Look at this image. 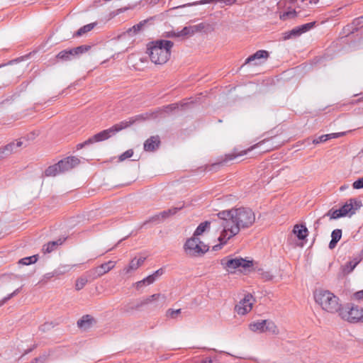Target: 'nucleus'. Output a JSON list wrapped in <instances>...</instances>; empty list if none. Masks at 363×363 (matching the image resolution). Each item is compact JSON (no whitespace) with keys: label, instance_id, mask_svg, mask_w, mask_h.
I'll return each instance as SVG.
<instances>
[{"label":"nucleus","instance_id":"nucleus-27","mask_svg":"<svg viewBox=\"0 0 363 363\" xmlns=\"http://www.w3.org/2000/svg\"><path fill=\"white\" fill-rule=\"evenodd\" d=\"M60 173H62V172L58 162L48 167L45 171V175L46 177H55Z\"/></svg>","mask_w":363,"mask_h":363},{"label":"nucleus","instance_id":"nucleus-2","mask_svg":"<svg viewBox=\"0 0 363 363\" xmlns=\"http://www.w3.org/2000/svg\"><path fill=\"white\" fill-rule=\"evenodd\" d=\"M174 43L167 40L151 42L147 45V53L151 61L156 65L166 63L171 55V49Z\"/></svg>","mask_w":363,"mask_h":363},{"label":"nucleus","instance_id":"nucleus-3","mask_svg":"<svg viewBox=\"0 0 363 363\" xmlns=\"http://www.w3.org/2000/svg\"><path fill=\"white\" fill-rule=\"evenodd\" d=\"M140 117L141 116H138L135 118H130L128 121H123L119 123L115 124L112 127L95 134L92 137L85 140L84 143L78 144L77 145V148L82 149L86 145L107 140L120 130H122L123 129H125L133 125Z\"/></svg>","mask_w":363,"mask_h":363},{"label":"nucleus","instance_id":"nucleus-10","mask_svg":"<svg viewBox=\"0 0 363 363\" xmlns=\"http://www.w3.org/2000/svg\"><path fill=\"white\" fill-rule=\"evenodd\" d=\"M116 262L108 261L91 269L89 272L92 275L94 279H96L111 271L112 269L114 268Z\"/></svg>","mask_w":363,"mask_h":363},{"label":"nucleus","instance_id":"nucleus-22","mask_svg":"<svg viewBox=\"0 0 363 363\" xmlns=\"http://www.w3.org/2000/svg\"><path fill=\"white\" fill-rule=\"evenodd\" d=\"M143 298L145 306L157 301H160L161 303L163 304L166 299L165 296L161 294H155L147 297H143Z\"/></svg>","mask_w":363,"mask_h":363},{"label":"nucleus","instance_id":"nucleus-39","mask_svg":"<svg viewBox=\"0 0 363 363\" xmlns=\"http://www.w3.org/2000/svg\"><path fill=\"white\" fill-rule=\"evenodd\" d=\"M315 24V22H310V23L299 26L298 28L300 29L301 34L310 30L311 28H313Z\"/></svg>","mask_w":363,"mask_h":363},{"label":"nucleus","instance_id":"nucleus-8","mask_svg":"<svg viewBox=\"0 0 363 363\" xmlns=\"http://www.w3.org/2000/svg\"><path fill=\"white\" fill-rule=\"evenodd\" d=\"M340 315L348 322L357 323L363 320V308L356 306H352L347 310L340 309Z\"/></svg>","mask_w":363,"mask_h":363},{"label":"nucleus","instance_id":"nucleus-36","mask_svg":"<svg viewBox=\"0 0 363 363\" xmlns=\"http://www.w3.org/2000/svg\"><path fill=\"white\" fill-rule=\"evenodd\" d=\"M301 35L298 26L294 28L292 30L285 33L284 39H289L293 37H298Z\"/></svg>","mask_w":363,"mask_h":363},{"label":"nucleus","instance_id":"nucleus-44","mask_svg":"<svg viewBox=\"0 0 363 363\" xmlns=\"http://www.w3.org/2000/svg\"><path fill=\"white\" fill-rule=\"evenodd\" d=\"M353 299L356 301H362L363 300V290L355 292L352 296Z\"/></svg>","mask_w":363,"mask_h":363},{"label":"nucleus","instance_id":"nucleus-57","mask_svg":"<svg viewBox=\"0 0 363 363\" xmlns=\"http://www.w3.org/2000/svg\"><path fill=\"white\" fill-rule=\"evenodd\" d=\"M318 1L319 0H310L309 3L316 4L318 2Z\"/></svg>","mask_w":363,"mask_h":363},{"label":"nucleus","instance_id":"nucleus-24","mask_svg":"<svg viewBox=\"0 0 363 363\" xmlns=\"http://www.w3.org/2000/svg\"><path fill=\"white\" fill-rule=\"evenodd\" d=\"M193 26H194L195 33H201V32L207 33L212 32L214 30L212 25H211L210 23H205V22H202L199 24L194 25Z\"/></svg>","mask_w":363,"mask_h":363},{"label":"nucleus","instance_id":"nucleus-32","mask_svg":"<svg viewBox=\"0 0 363 363\" xmlns=\"http://www.w3.org/2000/svg\"><path fill=\"white\" fill-rule=\"evenodd\" d=\"M95 25H96V23H89L86 26H84L83 27L80 28L76 32V33L74 35V36H76V37L82 36V35L85 34L86 33L91 30L94 28Z\"/></svg>","mask_w":363,"mask_h":363},{"label":"nucleus","instance_id":"nucleus-45","mask_svg":"<svg viewBox=\"0 0 363 363\" xmlns=\"http://www.w3.org/2000/svg\"><path fill=\"white\" fill-rule=\"evenodd\" d=\"M19 291H20V289H17L13 293H11V294L7 295L6 296H5L2 300L6 303L9 300H10L11 298H13L16 294H18L19 293Z\"/></svg>","mask_w":363,"mask_h":363},{"label":"nucleus","instance_id":"nucleus-5","mask_svg":"<svg viewBox=\"0 0 363 363\" xmlns=\"http://www.w3.org/2000/svg\"><path fill=\"white\" fill-rule=\"evenodd\" d=\"M362 206L361 201L355 199H350L347 201L345 204L339 209H330L324 216L329 217L330 219H337L346 216H352L355 213L356 211Z\"/></svg>","mask_w":363,"mask_h":363},{"label":"nucleus","instance_id":"nucleus-17","mask_svg":"<svg viewBox=\"0 0 363 363\" xmlns=\"http://www.w3.org/2000/svg\"><path fill=\"white\" fill-rule=\"evenodd\" d=\"M345 134H346V132H340V133H334L322 135L319 136L318 138L314 139L313 143L314 144L324 143L330 139L340 138L341 136L345 135Z\"/></svg>","mask_w":363,"mask_h":363},{"label":"nucleus","instance_id":"nucleus-26","mask_svg":"<svg viewBox=\"0 0 363 363\" xmlns=\"http://www.w3.org/2000/svg\"><path fill=\"white\" fill-rule=\"evenodd\" d=\"M63 241L59 239L56 241H51L44 245L43 247V251L44 253H50L54 251L57 246L62 245Z\"/></svg>","mask_w":363,"mask_h":363},{"label":"nucleus","instance_id":"nucleus-54","mask_svg":"<svg viewBox=\"0 0 363 363\" xmlns=\"http://www.w3.org/2000/svg\"><path fill=\"white\" fill-rule=\"evenodd\" d=\"M227 159L226 160H232L233 159H234L235 157V156H234L233 155H227Z\"/></svg>","mask_w":363,"mask_h":363},{"label":"nucleus","instance_id":"nucleus-12","mask_svg":"<svg viewBox=\"0 0 363 363\" xmlns=\"http://www.w3.org/2000/svg\"><path fill=\"white\" fill-rule=\"evenodd\" d=\"M23 145V142L21 140H17L16 142H12L4 147L0 150V160L4 157H6L11 154L13 152L17 150V148L21 147Z\"/></svg>","mask_w":363,"mask_h":363},{"label":"nucleus","instance_id":"nucleus-35","mask_svg":"<svg viewBox=\"0 0 363 363\" xmlns=\"http://www.w3.org/2000/svg\"><path fill=\"white\" fill-rule=\"evenodd\" d=\"M38 261V255H33L30 257H24L19 260V263L23 265H29L34 264Z\"/></svg>","mask_w":363,"mask_h":363},{"label":"nucleus","instance_id":"nucleus-19","mask_svg":"<svg viewBox=\"0 0 363 363\" xmlns=\"http://www.w3.org/2000/svg\"><path fill=\"white\" fill-rule=\"evenodd\" d=\"M144 261V257L134 258L130 261L128 266L124 268L123 271L125 274L135 271L143 264Z\"/></svg>","mask_w":363,"mask_h":363},{"label":"nucleus","instance_id":"nucleus-28","mask_svg":"<svg viewBox=\"0 0 363 363\" xmlns=\"http://www.w3.org/2000/svg\"><path fill=\"white\" fill-rule=\"evenodd\" d=\"M75 265L64 264L53 271L52 276H60L69 272Z\"/></svg>","mask_w":363,"mask_h":363},{"label":"nucleus","instance_id":"nucleus-29","mask_svg":"<svg viewBox=\"0 0 363 363\" xmlns=\"http://www.w3.org/2000/svg\"><path fill=\"white\" fill-rule=\"evenodd\" d=\"M146 22L147 21L145 20L143 21H140L138 24H135L133 27L130 28L127 30V33L128 34V35L133 36V35L137 34L140 30H141V29L145 26Z\"/></svg>","mask_w":363,"mask_h":363},{"label":"nucleus","instance_id":"nucleus-21","mask_svg":"<svg viewBox=\"0 0 363 363\" xmlns=\"http://www.w3.org/2000/svg\"><path fill=\"white\" fill-rule=\"evenodd\" d=\"M360 259L357 257L354 258L352 260L346 262L342 266V271L344 275L348 274L352 272L356 266L359 263Z\"/></svg>","mask_w":363,"mask_h":363},{"label":"nucleus","instance_id":"nucleus-25","mask_svg":"<svg viewBox=\"0 0 363 363\" xmlns=\"http://www.w3.org/2000/svg\"><path fill=\"white\" fill-rule=\"evenodd\" d=\"M74 57H76L73 54L72 49L63 50L56 55V58L62 62L70 61Z\"/></svg>","mask_w":363,"mask_h":363},{"label":"nucleus","instance_id":"nucleus-14","mask_svg":"<svg viewBox=\"0 0 363 363\" xmlns=\"http://www.w3.org/2000/svg\"><path fill=\"white\" fill-rule=\"evenodd\" d=\"M269 57V52L264 50H260L257 51L253 55L249 56L245 62V64L250 63L252 62L255 61V65H258L259 62H257V60H259L261 59L267 60Z\"/></svg>","mask_w":363,"mask_h":363},{"label":"nucleus","instance_id":"nucleus-18","mask_svg":"<svg viewBox=\"0 0 363 363\" xmlns=\"http://www.w3.org/2000/svg\"><path fill=\"white\" fill-rule=\"evenodd\" d=\"M293 233L298 240H304L308 234L307 228L302 224H296L294 225Z\"/></svg>","mask_w":363,"mask_h":363},{"label":"nucleus","instance_id":"nucleus-34","mask_svg":"<svg viewBox=\"0 0 363 363\" xmlns=\"http://www.w3.org/2000/svg\"><path fill=\"white\" fill-rule=\"evenodd\" d=\"M145 306L143 298H140L136 301L135 303H131L128 306L127 311H131L134 310H139L140 308Z\"/></svg>","mask_w":363,"mask_h":363},{"label":"nucleus","instance_id":"nucleus-20","mask_svg":"<svg viewBox=\"0 0 363 363\" xmlns=\"http://www.w3.org/2000/svg\"><path fill=\"white\" fill-rule=\"evenodd\" d=\"M195 34L194 26H185L182 30L177 32H172L169 36L171 37H184V36H192Z\"/></svg>","mask_w":363,"mask_h":363},{"label":"nucleus","instance_id":"nucleus-52","mask_svg":"<svg viewBox=\"0 0 363 363\" xmlns=\"http://www.w3.org/2000/svg\"><path fill=\"white\" fill-rule=\"evenodd\" d=\"M337 242L335 240H333L331 239L330 243H329V248L330 249H333L335 247L336 245H337Z\"/></svg>","mask_w":363,"mask_h":363},{"label":"nucleus","instance_id":"nucleus-46","mask_svg":"<svg viewBox=\"0 0 363 363\" xmlns=\"http://www.w3.org/2000/svg\"><path fill=\"white\" fill-rule=\"evenodd\" d=\"M164 274V269L162 268H160L157 270H156L153 274L151 275L154 277V279L156 281L160 277H161Z\"/></svg>","mask_w":363,"mask_h":363},{"label":"nucleus","instance_id":"nucleus-55","mask_svg":"<svg viewBox=\"0 0 363 363\" xmlns=\"http://www.w3.org/2000/svg\"><path fill=\"white\" fill-rule=\"evenodd\" d=\"M52 273H53V272H50V273H48V274H45V277H46L48 279H50V278H51V277H53L54 276H52Z\"/></svg>","mask_w":363,"mask_h":363},{"label":"nucleus","instance_id":"nucleus-33","mask_svg":"<svg viewBox=\"0 0 363 363\" xmlns=\"http://www.w3.org/2000/svg\"><path fill=\"white\" fill-rule=\"evenodd\" d=\"M91 47L89 45H80L77 48H72V52L75 57H78L89 50Z\"/></svg>","mask_w":363,"mask_h":363},{"label":"nucleus","instance_id":"nucleus-42","mask_svg":"<svg viewBox=\"0 0 363 363\" xmlns=\"http://www.w3.org/2000/svg\"><path fill=\"white\" fill-rule=\"evenodd\" d=\"M181 313V309H169L167 312V315L171 318H176L177 315Z\"/></svg>","mask_w":363,"mask_h":363},{"label":"nucleus","instance_id":"nucleus-49","mask_svg":"<svg viewBox=\"0 0 363 363\" xmlns=\"http://www.w3.org/2000/svg\"><path fill=\"white\" fill-rule=\"evenodd\" d=\"M145 285H146L145 278H144L143 280L137 281L135 283V286L138 289H140L141 287H143Z\"/></svg>","mask_w":363,"mask_h":363},{"label":"nucleus","instance_id":"nucleus-53","mask_svg":"<svg viewBox=\"0 0 363 363\" xmlns=\"http://www.w3.org/2000/svg\"><path fill=\"white\" fill-rule=\"evenodd\" d=\"M294 12H286V13H284L281 16V18H283V19H286V16H294Z\"/></svg>","mask_w":363,"mask_h":363},{"label":"nucleus","instance_id":"nucleus-41","mask_svg":"<svg viewBox=\"0 0 363 363\" xmlns=\"http://www.w3.org/2000/svg\"><path fill=\"white\" fill-rule=\"evenodd\" d=\"M342 237V230L340 229H335L331 233V238L333 240L338 242Z\"/></svg>","mask_w":363,"mask_h":363},{"label":"nucleus","instance_id":"nucleus-37","mask_svg":"<svg viewBox=\"0 0 363 363\" xmlns=\"http://www.w3.org/2000/svg\"><path fill=\"white\" fill-rule=\"evenodd\" d=\"M186 104H187L186 103V104L181 103V104H169L164 108V111L165 113H170V112L174 111L175 109L179 108V106L183 107Z\"/></svg>","mask_w":363,"mask_h":363},{"label":"nucleus","instance_id":"nucleus-4","mask_svg":"<svg viewBox=\"0 0 363 363\" xmlns=\"http://www.w3.org/2000/svg\"><path fill=\"white\" fill-rule=\"evenodd\" d=\"M314 299L320 308L330 313L340 312L342 305L339 298L328 290L318 289L314 292Z\"/></svg>","mask_w":363,"mask_h":363},{"label":"nucleus","instance_id":"nucleus-38","mask_svg":"<svg viewBox=\"0 0 363 363\" xmlns=\"http://www.w3.org/2000/svg\"><path fill=\"white\" fill-rule=\"evenodd\" d=\"M87 282H88V280L86 279V278H85V277L79 278L77 280L76 284H75L76 290L79 291L82 289H83Z\"/></svg>","mask_w":363,"mask_h":363},{"label":"nucleus","instance_id":"nucleus-47","mask_svg":"<svg viewBox=\"0 0 363 363\" xmlns=\"http://www.w3.org/2000/svg\"><path fill=\"white\" fill-rule=\"evenodd\" d=\"M46 360V356H42L33 359L30 363H44Z\"/></svg>","mask_w":363,"mask_h":363},{"label":"nucleus","instance_id":"nucleus-56","mask_svg":"<svg viewBox=\"0 0 363 363\" xmlns=\"http://www.w3.org/2000/svg\"><path fill=\"white\" fill-rule=\"evenodd\" d=\"M358 258L360 259V261L363 259V250L360 252L359 257Z\"/></svg>","mask_w":363,"mask_h":363},{"label":"nucleus","instance_id":"nucleus-50","mask_svg":"<svg viewBox=\"0 0 363 363\" xmlns=\"http://www.w3.org/2000/svg\"><path fill=\"white\" fill-rule=\"evenodd\" d=\"M325 216H323V217L321 218H319L318 219H317L314 224H313V226H314V229L315 230H318V228L320 227V225H321L322 222H321V220L324 218Z\"/></svg>","mask_w":363,"mask_h":363},{"label":"nucleus","instance_id":"nucleus-11","mask_svg":"<svg viewBox=\"0 0 363 363\" xmlns=\"http://www.w3.org/2000/svg\"><path fill=\"white\" fill-rule=\"evenodd\" d=\"M79 163V160L74 156L67 157L58 162L62 173L69 171Z\"/></svg>","mask_w":363,"mask_h":363},{"label":"nucleus","instance_id":"nucleus-23","mask_svg":"<svg viewBox=\"0 0 363 363\" xmlns=\"http://www.w3.org/2000/svg\"><path fill=\"white\" fill-rule=\"evenodd\" d=\"M267 320H257L250 324L249 328L252 332L265 333Z\"/></svg>","mask_w":363,"mask_h":363},{"label":"nucleus","instance_id":"nucleus-40","mask_svg":"<svg viewBox=\"0 0 363 363\" xmlns=\"http://www.w3.org/2000/svg\"><path fill=\"white\" fill-rule=\"evenodd\" d=\"M133 150H128L119 156L118 160L120 162L124 161L125 160L133 156Z\"/></svg>","mask_w":363,"mask_h":363},{"label":"nucleus","instance_id":"nucleus-6","mask_svg":"<svg viewBox=\"0 0 363 363\" xmlns=\"http://www.w3.org/2000/svg\"><path fill=\"white\" fill-rule=\"evenodd\" d=\"M184 249L189 256H199L208 250V246L199 238L193 236L186 241Z\"/></svg>","mask_w":363,"mask_h":363},{"label":"nucleus","instance_id":"nucleus-48","mask_svg":"<svg viewBox=\"0 0 363 363\" xmlns=\"http://www.w3.org/2000/svg\"><path fill=\"white\" fill-rule=\"evenodd\" d=\"M145 281H146V285L152 284V283H154L155 281V280L154 279V277L152 276L151 274L147 276V277H145Z\"/></svg>","mask_w":363,"mask_h":363},{"label":"nucleus","instance_id":"nucleus-16","mask_svg":"<svg viewBox=\"0 0 363 363\" xmlns=\"http://www.w3.org/2000/svg\"><path fill=\"white\" fill-rule=\"evenodd\" d=\"M160 143L158 136H152L145 140L144 143V150L146 151H154L157 149Z\"/></svg>","mask_w":363,"mask_h":363},{"label":"nucleus","instance_id":"nucleus-9","mask_svg":"<svg viewBox=\"0 0 363 363\" xmlns=\"http://www.w3.org/2000/svg\"><path fill=\"white\" fill-rule=\"evenodd\" d=\"M254 303V297L248 294L235 306V311L239 315H244L252 310Z\"/></svg>","mask_w":363,"mask_h":363},{"label":"nucleus","instance_id":"nucleus-15","mask_svg":"<svg viewBox=\"0 0 363 363\" xmlns=\"http://www.w3.org/2000/svg\"><path fill=\"white\" fill-rule=\"evenodd\" d=\"M94 323H95V320L92 316L90 315H84L77 321V326L86 330L90 328Z\"/></svg>","mask_w":363,"mask_h":363},{"label":"nucleus","instance_id":"nucleus-13","mask_svg":"<svg viewBox=\"0 0 363 363\" xmlns=\"http://www.w3.org/2000/svg\"><path fill=\"white\" fill-rule=\"evenodd\" d=\"M183 206L179 207V208H172L168 210L164 211L162 212H160V213L152 216L150 221L151 222H155L158 221L160 222L162 220H164V219L169 218L171 216H173L177 213V212L182 209Z\"/></svg>","mask_w":363,"mask_h":363},{"label":"nucleus","instance_id":"nucleus-58","mask_svg":"<svg viewBox=\"0 0 363 363\" xmlns=\"http://www.w3.org/2000/svg\"><path fill=\"white\" fill-rule=\"evenodd\" d=\"M4 304H5L4 301L3 300H1L0 301V307L2 306Z\"/></svg>","mask_w":363,"mask_h":363},{"label":"nucleus","instance_id":"nucleus-7","mask_svg":"<svg viewBox=\"0 0 363 363\" xmlns=\"http://www.w3.org/2000/svg\"><path fill=\"white\" fill-rule=\"evenodd\" d=\"M221 264L227 269L228 272L233 273L234 270L240 267L244 269L252 266V262L242 258L228 259L224 258L221 260Z\"/></svg>","mask_w":363,"mask_h":363},{"label":"nucleus","instance_id":"nucleus-1","mask_svg":"<svg viewBox=\"0 0 363 363\" xmlns=\"http://www.w3.org/2000/svg\"><path fill=\"white\" fill-rule=\"evenodd\" d=\"M218 216L223 229L218 238L220 243L213 246L215 251L220 250L230 238L238 235L241 229L251 227L256 220L254 211L247 207L223 211L218 213Z\"/></svg>","mask_w":363,"mask_h":363},{"label":"nucleus","instance_id":"nucleus-30","mask_svg":"<svg viewBox=\"0 0 363 363\" xmlns=\"http://www.w3.org/2000/svg\"><path fill=\"white\" fill-rule=\"evenodd\" d=\"M265 329L266 332H269L273 335H278L279 333L277 325L271 320H267Z\"/></svg>","mask_w":363,"mask_h":363},{"label":"nucleus","instance_id":"nucleus-51","mask_svg":"<svg viewBox=\"0 0 363 363\" xmlns=\"http://www.w3.org/2000/svg\"><path fill=\"white\" fill-rule=\"evenodd\" d=\"M362 23H363V16L354 19L353 21V24L355 26H360Z\"/></svg>","mask_w":363,"mask_h":363},{"label":"nucleus","instance_id":"nucleus-31","mask_svg":"<svg viewBox=\"0 0 363 363\" xmlns=\"http://www.w3.org/2000/svg\"><path fill=\"white\" fill-rule=\"evenodd\" d=\"M210 222L205 221L200 223L194 231V237H197L203 233L208 228H209Z\"/></svg>","mask_w":363,"mask_h":363},{"label":"nucleus","instance_id":"nucleus-43","mask_svg":"<svg viewBox=\"0 0 363 363\" xmlns=\"http://www.w3.org/2000/svg\"><path fill=\"white\" fill-rule=\"evenodd\" d=\"M352 187L355 189H359L363 188V177L359 178L352 184Z\"/></svg>","mask_w":363,"mask_h":363}]
</instances>
